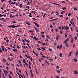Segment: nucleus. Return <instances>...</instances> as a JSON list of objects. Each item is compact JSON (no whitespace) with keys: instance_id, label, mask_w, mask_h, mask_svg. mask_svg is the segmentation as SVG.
<instances>
[{"instance_id":"f257e3e1","label":"nucleus","mask_w":78,"mask_h":78,"mask_svg":"<svg viewBox=\"0 0 78 78\" xmlns=\"http://www.w3.org/2000/svg\"><path fill=\"white\" fill-rule=\"evenodd\" d=\"M8 28H16V26H15L14 25H12L10 26H8Z\"/></svg>"},{"instance_id":"f03ea898","label":"nucleus","mask_w":78,"mask_h":78,"mask_svg":"<svg viewBox=\"0 0 78 78\" xmlns=\"http://www.w3.org/2000/svg\"><path fill=\"white\" fill-rule=\"evenodd\" d=\"M69 26H66L64 27V30H66L67 31V30H69Z\"/></svg>"},{"instance_id":"7ed1b4c3","label":"nucleus","mask_w":78,"mask_h":78,"mask_svg":"<svg viewBox=\"0 0 78 78\" xmlns=\"http://www.w3.org/2000/svg\"><path fill=\"white\" fill-rule=\"evenodd\" d=\"M74 73L75 75H77V74H78V71L76 70H75L74 71Z\"/></svg>"},{"instance_id":"20e7f679","label":"nucleus","mask_w":78,"mask_h":78,"mask_svg":"<svg viewBox=\"0 0 78 78\" xmlns=\"http://www.w3.org/2000/svg\"><path fill=\"white\" fill-rule=\"evenodd\" d=\"M55 39L56 40H58L59 39V35H57L56 36V37H55Z\"/></svg>"},{"instance_id":"39448f33","label":"nucleus","mask_w":78,"mask_h":78,"mask_svg":"<svg viewBox=\"0 0 78 78\" xmlns=\"http://www.w3.org/2000/svg\"><path fill=\"white\" fill-rule=\"evenodd\" d=\"M34 39H35L36 41H38V38L37 37H36V36H34L33 38Z\"/></svg>"},{"instance_id":"423d86ee","label":"nucleus","mask_w":78,"mask_h":78,"mask_svg":"<svg viewBox=\"0 0 78 78\" xmlns=\"http://www.w3.org/2000/svg\"><path fill=\"white\" fill-rule=\"evenodd\" d=\"M73 61H74L75 62H76L78 61V60H77V58H74Z\"/></svg>"},{"instance_id":"0eeeda50","label":"nucleus","mask_w":78,"mask_h":78,"mask_svg":"<svg viewBox=\"0 0 78 78\" xmlns=\"http://www.w3.org/2000/svg\"><path fill=\"white\" fill-rule=\"evenodd\" d=\"M13 51H14V52L15 53V52H17V49H13Z\"/></svg>"},{"instance_id":"6e6552de","label":"nucleus","mask_w":78,"mask_h":78,"mask_svg":"<svg viewBox=\"0 0 78 78\" xmlns=\"http://www.w3.org/2000/svg\"><path fill=\"white\" fill-rule=\"evenodd\" d=\"M72 52H70L69 54V55H68V56L69 57H70V56H71V55H72Z\"/></svg>"},{"instance_id":"1a4fd4ad","label":"nucleus","mask_w":78,"mask_h":78,"mask_svg":"<svg viewBox=\"0 0 78 78\" xmlns=\"http://www.w3.org/2000/svg\"><path fill=\"white\" fill-rule=\"evenodd\" d=\"M78 50H77L76 51V56H78Z\"/></svg>"},{"instance_id":"9d476101","label":"nucleus","mask_w":78,"mask_h":78,"mask_svg":"<svg viewBox=\"0 0 78 78\" xmlns=\"http://www.w3.org/2000/svg\"><path fill=\"white\" fill-rule=\"evenodd\" d=\"M24 40H25V41H26L27 42V43H29V41H28V40H27L25 39H24Z\"/></svg>"},{"instance_id":"9b49d317","label":"nucleus","mask_w":78,"mask_h":78,"mask_svg":"<svg viewBox=\"0 0 78 78\" xmlns=\"http://www.w3.org/2000/svg\"><path fill=\"white\" fill-rule=\"evenodd\" d=\"M73 38H71V43H72H72H73Z\"/></svg>"},{"instance_id":"f8f14e48","label":"nucleus","mask_w":78,"mask_h":78,"mask_svg":"<svg viewBox=\"0 0 78 78\" xmlns=\"http://www.w3.org/2000/svg\"><path fill=\"white\" fill-rule=\"evenodd\" d=\"M62 9L63 10H66V9H67V8H66V7H63L62 8Z\"/></svg>"},{"instance_id":"ddd939ff","label":"nucleus","mask_w":78,"mask_h":78,"mask_svg":"<svg viewBox=\"0 0 78 78\" xmlns=\"http://www.w3.org/2000/svg\"><path fill=\"white\" fill-rule=\"evenodd\" d=\"M2 51H4V47L3 46H2Z\"/></svg>"},{"instance_id":"4468645a","label":"nucleus","mask_w":78,"mask_h":78,"mask_svg":"<svg viewBox=\"0 0 78 78\" xmlns=\"http://www.w3.org/2000/svg\"><path fill=\"white\" fill-rule=\"evenodd\" d=\"M41 49H42V50H46V49L44 48V47H41Z\"/></svg>"},{"instance_id":"2eb2a0df","label":"nucleus","mask_w":78,"mask_h":78,"mask_svg":"<svg viewBox=\"0 0 78 78\" xmlns=\"http://www.w3.org/2000/svg\"><path fill=\"white\" fill-rule=\"evenodd\" d=\"M62 44H61L59 47V49L60 50H61V48H62Z\"/></svg>"},{"instance_id":"dca6fc26","label":"nucleus","mask_w":78,"mask_h":78,"mask_svg":"<svg viewBox=\"0 0 78 78\" xmlns=\"http://www.w3.org/2000/svg\"><path fill=\"white\" fill-rule=\"evenodd\" d=\"M26 23H27V24L29 25H30V23H29L28 22H26Z\"/></svg>"},{"instance_id":"f3484780","label":"nucleus","mask_w":78,"mask_h":78,"mask_svg":"<svg viewBox=\"0 0 78 78\" xmlns=\"http://www.w3.org/2000/svg\"><path fill=\"white\" fill-rule=\"evenodd\" d=\"M66 47H69V43H67L66 44Z\"/></svg>"},{"instance_id":"a211bd4d","label":"nucleus","mask_w":78,"mask_h":78,"mask_svg":"<svg viewBox=\"0 0 78 78\" xmlns=\"http://www.w3.org/2000/svg\"><path fill=\"white\" fill-rule=\"evenodd\" d=\"M59 16L60 17H64V16L62 15H60Z\"/></svg>"},{"instance_id":"6ab92c4d","label":"nucleus","mask_w":78,"mask_h":78,"mask_svg":"<svg viewBox=\"0 0 78 78\" xmlns=\"http://www.w3.org/2000/svg\"><path fill=\"white\" fill-rule=\"evenodd\" d=\"M52 4H53L54 5H57V3H56L54 2V3H52Z\"/></svg>"},{"instance_id":"aec40b11","label":"nucleus","mask_w":78,"mask_h":78,"mask_svg":"<svg viewBox=\"0 0 78 78\" xmlns=\"http://www.w3.org/2000/svg\"><path fill=\"white\" fill-rule=\"evenodd\" d=\"M62 53H60L59 56H60V57H62Z\"/></svg>"},{"instance_id":"412c9836","label":"nucleus","mask_w":78,"mask_h":78,"mask_svg":"<svg viewBox=\"0 0 78 78\" xmlns=\"http://www.w3.org/2000/svg\"><path fill=\"white\" fill-rule=\"evenodd\" d=\"M18 33H20L21 32V30L20 29H19L18 30Z\"/></svg>"},{"instance_id":"4be33fe9","label":"nucleus","mask_w":78,"mask_h":78,"mask_svg":"<svg viewBox=\"0 0 78 78\" xmlns=\"http://www.w3.org/2000/svg\"><path fill=\"white\" fill-rule=\"evenodd\" d=\"M67 41L66 40H65V41L63 42V43H64V44H66L67 42Z\"/></svg>"},{"instance_id":"5701e85b","label":"nucleus","mask_w":78,"mask_h":78,"mask_svg":"<svg viewBox=\"0 0 78 78\" xmlns=\"http://www.w3.org/2000/svg\"><path fill=\"white\" fill-rule=\"evenodd\" d=\"M23 62L24 63H25V64L26 63V61H25V59H23Z\"/></svg>"},{"instance_id":"b1692460","label":"nucleus","mask_w":78,"mask_h":78,"mask_svg":"<svg viewBox=\"0 0 78 78\" xmlns=\"http://www.w3.org/2000/svg\"><path fill=\"white\" fill-rule=\"evenodd\" d=\"M45 63H47L48 65H49V63H48V62L47 61H45Z\"/></svg>"},{"instance_id":"393cba45","label":"nucleus","mask_w":78,"mask_h":78,"mask_svg":"<svg viewBox=\"0 0 78 78\" xmlns=\"http://www.w3.org/2000/svg\"><path fill=\"white\" fill-rule=\"evenodd\" d=\"M3 16V15H2L1 14H0V17H1Z\"/></svg>"},{"instance_id":"a878e982","label":"nucleus","mask_w":78,"mask_h":78,"mask_svg":"<svg viewBox=\"0 0 78 78\" xmlns=\"http://www.w3.org/2000/svg\"><path fill=\"white\" fill-rule=\"evenodd\" d=\"M30 73H31V74L32 73H33V71H32V70L30 69Z\"/></svg>"},{"instance_id":"bb28decb","label":"nucleus","mask_w":78,"mask_h":78,"mask_svg":"<svg viewBox=\"0 0 78 78\" xmlns=\"http://www.w3.org/2000/svg\"><path fill=\"white\" fill-rule=\"evenodd\" d=\"M62 3H66V2H64V1H62Z\"/></svg>"},{"instance_id":"cd10ccee","label":"nucleus","mask_w":78,"mask_h":78,"mask_svg":"<svg viewBox=\"0 0 78 78\" xmlns=\"http://www.w3.org/2000/svg\"><path fill=\"white\" fill-rule=\"evenodd\" d=\"M57 72H58V73H60V71H59V70H57Z\"/></svg>"},{"instance_id":"c85d7f7f","label":"nucleus","mask_w":78,"mask_h":78,"mask_svg":"<svg viewBox=\"0 0 78 78\" xmlns=\"http://www.w3.org/2000/svg\"><path fill=\"white\" fill-rule=\"evenodd\" d=\"M41 34H45V33H44V32H43V31H42L41 32Z\"/></svg>"},{"instance_id":"c756f323","label":"nucleus","mask_w":78,"mask_h":78,"mask_svg":"<svg viewBox=\"0 0 78 78\" xmlns=\"http://www.w3.org/2000/svg\"><path fill=\"white\" fill-rule=\"evenodd\" d=\"M8 60H9V61H11V58H10L9 57H8Z\"/></svg>"},{"instance_id":"7c9ffc66","label":"nucleus","mask_w":78,"mask_h":78,"mask_svg":"<svg viewBox=\"0 0 78 78\" xmlns=\"http://www.w3.org/2000/svg\"><path fill=\"white\" fill-rule=\"evenodd\" d=\"M19 72L20 73H22V72H21V70H20V69H19Z\"/></svg>"},{"instance_id":"2f4dec72","label":"nucleus","mask_w":78,"mask_h":78,"mask_svg":"<svg viewBox=\"0 0 78 78\" xmlns=\"http://www.w3.org/2000/svg\"><path fill=\"white\" fill-rule=\"evenodd\" d=\"M34 25H36L37 24V23H36V22H34Z\"/></svg>"},{"instance_id":"473e14b6","label":"nucleus","mask_w":78,"mask_h":78,"mask_svg":"<svg viewBox=\"0 0 78 78\" xmlns=\"http://www.w3.org/2000/svg\"><path fill=\"white\" fill-rule=\"evenodd\" d=\"M74 9L75 10V11H77V9L76 8H74Z\"/></svg>"},{"instance_id":"72a5a7b5","label":"nucleus","mask_w":78,"mask_h":78,"mask_svg":"<svg viewBox=\"0 0 78 78\" xmlns=\"http://www.w3.org/2000/svg\"><path fill=\"white\" fill-rule=\"evenodd\" d=\"M32 19H33V20H37V19L34 18H33Z\"/></svg>"},{"instance_id":"f704fd0d","label":"nucleus","mask_w":78,"mask_h":78,"mask_svg":"<svg viewBox=\"0 0 78 78\" xmlns=\"http://www.w3.org/2000/svg\"><path fill=\"white\" fill-rule=\"evenodd\" d=\"M71 16V13H69L68 15V16Z\"/></svg>"},{"instance_id":"c9c22d12","label":"nucleus","mask_w":78,"mask_h":78,"mask_svg":"<svg viewBox=\"0 0 78 78\" xmlns=\"http://www.w3.org/2000/svg\"><path fill=\"white\" fill-rule=\"evenodd\" d=\"M2 21L4 23H5V22H6V21H5V20H3Z\"/></svg>"},{"instance_id":"e433bc0d","label":"nucleus","mask_w":78,"mask_h":78,"mask_svg":"<svg viewBox=\"0 0 78 78\" xmlns=\"http://www.w3.org/2000/svg\"><path fill=\"white\" fill-rule=\"evenodd\" d=\"M37 27H39V25L37 24L36 25Z\"/></svg>"},{"instance_id":"4c0bfd02","label":"nucleus","mask_w":78,"mask_h":78,"mask_svg":"<svg viewBox=\"0 0 78 78\" xmlns=\"http://www.w3.org/2000/svg\"><path fill=\"white\" fill-rule=\"evenodd\" d=\"M4 50H5V52H6V49L5 48H4Z\"/></svg>"},{"instance_id":"58836bf2","label":"nucleus","mask_w":78,"mask_h":78,"mask_svg":"<svg viewBox=\"0 0 78 78\" xmlns=\"http://www.w3.org/2000/svg\"><path fill=\"white\" fill-rule=\"evenodd\" d=\"M22 4H20L19 5L20 7H22Z\"/></svg>"},{"instance_id":"ea45409f","label":"nucleus","mask_w":78,"mask_h":78,"mask_svg":"<svg viewBox=\"0 0 78 78\" xmlns=\"http://www.w3.org/2000/svg\"><path fill=\"white\" fill-rule=\"evenodd\" d=\"M61 27H62V30H64V27H63V26H62Z\"/></svg>"},{"instance_id":"a19ab883","label":"nucleus","mask_w":78,"mask_h":78,"mask_svg":"<svg viewBox=\"0 0 78 78\" xmlns=\"http://www.w3.org/2000/svg\"><path fill=\"white\" fill-rule=\"evenodd\" d=\"M41 37H43V38L45 37V36L43 35H42Z\"/></svg>"},{"instance_id":"79ce46f5","label":"nucleus","mask_w":78,"mask_h":78,"mask_svg":"<svg viewBox=\"0 0 78 78\" xmlns=\"http://www.w3.org/2000/svg\"><path fill=\"white\" fill-rule=\"evenodd\" d=\"M6 41L7 42H9V40H8V39L6 40Z\"/></svg>"},{"instance_id":"37998d69","label":"nucleus","mask_w":78,"mask_h":78,"mask_svg":"<svg viewBox=\"0 0 78 78\" xmlns=\"http://www.w3.org/2000/svg\"><path fill=\"white\" fill-rule=\"evenodd\" d=\"M3 61H4V62H6V60L4 58L3 59Z\"/></svg>"},{"instance_id":"c03bdc74","label":"nucleus","mask_w":78,"mask_h":78,"mask_svg":"<svg viewBox=\"0 0 78 78\" xmlns=\"http://www.w3.org/2000/svg\"><path fill=\"white\" fill-rule=\"evenodd\" d=\"M49 60H50V61H53V60L52 59L50 58L49 59H48Z\"/></svg>"},{"instance_id":"a18cd8bd","label":"nucleus","mask_w":78,"mask_h":78,"mask_svg":"<svg viewBox=\"0 0 78 78\" xmlns=\"http://www.w3.org/2000/svg\"><path fill=\"white\" fill-rule=\"evenodd\" d=\"M74 39L75 40H77V37H74Z\"/></svg>"},{"instance_id":"49530a36","label":"nucleus","mask_w":78,"mask_h":78,"mask_svg":"<svg viewBox=\"0 0 78 78\" xmlns=\"http://www.w3.org/2000/svg\"><path fill=\"white\" fill-rule=\"evenodd\" d=\"M66 41H69V38H67L66 40Z\"/></svg>"},{"instance_id":"de8ad7c7","label":"nucleus","mask_w":78,"mask_h":78,"mask_svg":"<svg viewBox=\"0 0 78 78\" xmlns=\"http://www.w3.org/2000/svg\"><path fill=\"white\" fill-rule=\"evenodd\" d=\"M45 16H46V13H45V14H44L43 15V18L45 17Z\"/></svg>"},{"instance_id":"09e8293b","label":"nucleus","mask_w":78,"mask_h":78,"mask_svg":"<svg viewBox=\"0 0 78 78\" xmlns=\"http://www.w3.org/2000/svg\"><path fill=\"white\" fill-rule=\"evenodd\" d=\"M20 26V25H19L17 26H16V27H18Z\"/></svg>"},{"instance_id":"8fccbe9b","label":"nucleus","mask_w":78,"mask_h":78,"mask_svg":"<svg viewBox=\"0 0 78 78\" xmlns=\"http://www.w3.org/2000/svg\"><path fill=\"white\" fill-rule=\"evenodd\" d=\"M35 70H36V73H37H37H38V72H37V70L35 69Z\"/></svg>"},{"instance_id":"3c124183","label":"nucleus","mask_w":78,"mask_h":78,"mask_svg":"<svg viewBox=\"0 0 78 78\" xmlns=\"http://www.w3.org/2000/svg\"><path fill=\"white\" fill-rule=\"evenodd\" d=\"M13 23H17V22L15 21H13V22H12Z\"/></svg>"},{"instance_id":"603ef678","label":"nucleus","mask_w":78,"mask_h":78,"mask_svg":"<svg viewBox=\"0 0 78 78\" xmlns=\"http://www.w3.org/2000/svg\"><path fill=\"white\" fill-rule=\"evenodd\" d=\"M17 48H18V49H19L20 48V47H19V46L17 45Z\"/></svg>"},{"instance_id":"864d4df0","label":"nucleus","mask_w":78,"mask_h":78,"mask_svg":"<svg viewBox=\"0 0 78 78\" xmlns=\"http://www.w3.org/2000/svg\"><path fill=\"white\" fill-rule=\"evenodd\" d=\"M35 55H36V56H37V57H38V54H37L35 53Z\"/></svg>"},{"instance_id":"5fc2aeb1","label":"nucleus","mask_w":78,"mask_h":78,"mask_svg":"<svg viewBox=\"0 0 78 78\" xmlns=\"http://www.w3.org/2000/svg\"><path fill=\"white\" fill-rule=\"evenodd\" d=\"M29 67L30 69H31V66L30 65L29 66Z\"/></svg>"},{"instance_id":"6e6d98bb","label":"nucleus","mask_w":78,"mask_h":78,"mask_svg":"<svg viewBox=\"0 0 78 78\" xmlns=\"http://www.w3.org/2000/svg\"><path fill=\"white\" fill-rule=\"evenodd\" d=\"M60 32L61 34H62V31L61 30H60Z\"/></svg>"},{"instance_id":"4d7b16f0","label":"nucleus","mask_w":78,"mask_h":78,"mask_svg":"<svg viewBox=\"0 0 78 78\" xmlns=\"http://www.w3.org/2000/svg\"><path fill=\"white\" fill-rule=\"evenodd\" d=\"M56 68H57V69H59V66H57Z\"/></svg>"},{"instance_id":"13d9d810","label":"nucleus","mask_w":78,"mask_h":78,"mask_svg":"<svg viewBox=\"0 0 78 78\" xmlns=\"http://www.w3.org/2000/svg\"><path fill=\"white\" fill-rule=\"evenodd\" d=\"M25 72L27 76H28V73H27V71H26Z\"/></svg>"},{"instance_id":"bf43d9fd","label":"nucleus","mask_w":78,"mask_h":78,"mask_svg":"<svg viewBox=\"0 0 78 78\" xmlns=\"http://www.w3.org/2000/svg\"><path fill=\"white\" fill-rule=\"evenodd\" d=\"M46 37H48V38H50V37H49V36H48V35H47L46 36Z\"/></svg>"},{"instance_id":"052dcab7","label":"nucleus","mask_w":78,"mask_h":78,"mask_svg":"<svg viewBox=\"0 0 78 78\" xmlns=\"http://www.w3.org/2000/svg\"><path fill=\"white\" fill-rule=\"evenodd\" d=\"M31 74V76L33 78V73Z\"/></svg>"},{"instance_id":"680f3d73","label":"nucleus","mask_w":78,"mask_h":78,"mask_svg":"<svg viewBox=\"0 0 78 78\" xmlns=\"http://www.w3.org/2000/svg\"><path fill=\"white\" fill-rule=\"evenodd\" d=\"M65 36L66 37H67V34H66L65 35Z\"/></svg>"},{"instance_id":"e2e57ef3","label":"nucleus","mask_w":78,"mask_h":78,"mask_svg":"<svg viewBox=\"0 0 78 78\" xmlns=\"http://www.w3.org/2000/svg\"><path fill=\"white\" fill-rule=\"evenodd\" d=\"M55 77H56V78H59V76H55Z\"/></svg>"},{"instance_id":"0e129e2a","label":"nucleus","mask_w":78,"mask_h":78,"mask_svg":"<svg viewBox=\"0 0 78 78\" xmlns=\"http://www.w3.org/2000/svg\"><path fill=\"white\" fill-rule=\"evenodd\" d=\"M16 73H17V75H18L20 76V74H19V72H16Z\"/></svg>"},{"instance_id":"69168bd1","label":"nucleus","mask_w":78,"mask_h":78,"mask_svg":"<svg viewBox=\"0 0 78 78\" xmlns=\"http://www.w3.org/2000/svg\"><path fill=\"white\" fill-rule=\"evenodd\" d=\"M42 45H45L46 44L45 43H43V44H42Z\"/></svg>"},{"instance_id":"338daca9","label":"nucleus","mask_w":78,"mask_h":78,"mask_svg":"<svg viewBox=\"0 0 78 78\" xmlns=\"http://www.w3.org/2000/svg\"><path fill=\"white\" fill-rule=\"evenodd\" d=\"M7 37H5V38H4V40L5 41V40H6V39H7Z\"/></svg>"},{"instance_id":"774afa93","label":"nucleus","mask_w":78,"mask_h":78,"mask_svg":"<svg viewBox=\"0 0 78 78\" xmlns=\"http://www.w3.org/2000/svg\"><path fill=\"white\" fill-rule=\"evenodd\" d=\"M55 31L56 32H58V29H56Z\"/></svg>"}]
</instances>
